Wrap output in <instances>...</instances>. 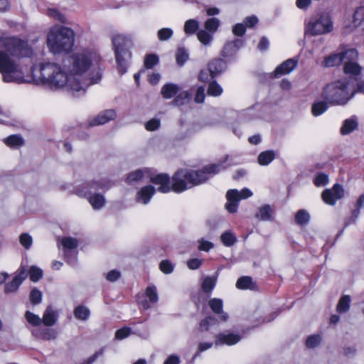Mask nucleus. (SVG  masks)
Segmentation results:
<instances>
[{"label":"nucleus","instance_id":"61","mask_svg":"<svg viewBox=\"0 0 364 364\" xmlns=\"http://www.w3.org/2000/svg\"><path fill=\"white\" fill-rule=\"evenodd\" d=\"M245 31L246 28L243 23H237L232 28V33L237 36H242Z\"/></svg>","mask_w":364,"mask_h":364},{"label":"nucleus","instance_id":"3","mask_svg":"<svg viewBox=\"0 0 364 364\" xmlns=\"http://www.w3.org/2000/svg\"><path fill=\"white\" fill-rule=\"evenodd\" d=\"M31 77L36 84H43L52 90L65 88L74 96H80L85 93L89 84L96 82L99 76L94 80H90L84 84L75 83L72 76L59 65L53 63H43L32 68Z\"/></svg>","mask_w":364,"mask_h":364},{"label":"nucleus","instance_id":"2","mask_svg":"<svg viewBox=\"0 0 364 364\" xmlns=\"http://www.w3.org/2000/svg\"><path fill=\"white\" fill-rule=\"evenodd\" d=\"M231 164L223 166L222 164H214L206 166L197 171L181 169L176 171L172 177V186H170V177L166 173H159L151 177V182L159 186L158 191L166 193L171 189L181 193L193 186H198L208 180L211 174H215L230 166Z\"/></svg>","mask_w":364,"mask_h":364},{"label":"nucleus","instance_id":"52","mask_svg":"<svg viewBox=\"0 0 364 364\" xmlns=\"http://www.w3.org/2000/svg\"><path fill=\"white\" fill-rule=\"evenodd\" d=\"M42 300V293L41 291L33 289L30 293V301L33 305L38 304Z\"/></svg>","mask_w":364,"mask_h":364},{"label":"nucleus","instance_id":"55","mask_svg":"<svg viewBox=\"0 0 364 364\" xmlns=\"http://www.w3.org/2000/svg\"><path fill=\"white\" fill-rule=\"evenodd\" d=\"M314 182L316 186H323L328 182V176L324 173H319L316 176Z\"/></svg>","mask_w":364,"mask_h":364},{"label":"nucleus","instance_id":"60","mask_svg":"<svg viewBox=\"0 0 364 364\" xmlns=\"http://www.w3.org/2000/svg\"><path fill=\"white\" fill-rule=\"evenodd\" d=\"M131 332V329L128 327H124L117 330L115 333V338L119 340L127 338Z\"/></svg>","mask_w":364,"mask_h":364},{"label":"nucleus","instance_id":"46","mask_svg":"<svg viewBox=\"0 0 364 364\" xmlns=\"http://www.w3.org/2000/svg\"><path fill=\"white\" fill-rule=\"evenodd\" d=\"M28 274H29L30 279L33 282H36L42 277L43 271L40 268L32 266Z\"/></svg>","mask_w":364,"mask_h":364},{"label":"nucleus","instance_id":"20","mask_svg":"<svg viewBox=\"0 0 364 364\" xmlns=\"http://www.w3.org/2000/svg\"><path fill=\"white\" fill-rule=\"evenodd\" d=\"M33 336L37 338L46 341L55 339L58 335L57 331L53 328H38L31 331Z\"/></svg>","mask_w":364,"mask_h":364},{"label":"nucleus","instance_id":"1","mask_svg":"<svg viewBox=\"0 0 364 364\" xmlns=\"http://www.w3.org/2000/svg\"><path fill=\"white\" fill-rule=\"evenodd\" d=\"M33 49L27 41L16 37H0V73L6 82L23 83L28 80L12 58H31Z\"/></svg>","mask_w":364,"mask_h":364},{"label":"nucleus","instance_id":"57","mask_svg":"<svg viewBox=\"0 0 364 364\" xmlns=\"http://www.w3.org/2000/svg\"><path fill=\"white\" fill-rule=\"evenodd\" d=\"M160 127V120L158 119H151L145 124V128L148 131H155Z\"/></svg>","mask_w":364,"mask_h":364},{"label":"nucleus","instance_id":"37","mask_svg":"<svg viewBox=\"0 0 364 364\" xmlns=\"http://www.w3.org/2000/svg\"><path fill=\"white\" fill-rule=\"evenodd\" d=\"M199 41L204 46H209L213 39V33L206 30H200L197 33Z\"/></svg>","mask_w":364,"mask_h":364},{"label":"nucleus","instance_id":"18","mask_svg":"<svg viewBox=\"0 0 364 364\" xmlns=\"http://www.w3.org/2000/svg\"><path fill=\"white\" fill-rule=\"evenodd\" d=\"M116 113L113 109H107L99 114L89 122V126L102 125L115 118Z\"/></svg>","mask_w":364,"mask_h":364},{"label":"nucleus","instance_id":"49","mask_svg":"<svg viewBox=\"0 0 364 364\" xmlns=\"http://www.w3.org/2000/svg\"><path fill=\"white\" fill-rule=\"evenodd\" d=\"M158 38L160 41H164L171 38L173 36V30L169 28H164L159 29L157 33Z\"/></svg>","mask_w":364,"mask_h":364},{"label":"nucleus","instance_id":"63","mask_svg":"<svg viewBox=\"0 0 364 364\" xmlns=\"http://www.w3.org/2000/svg\"><path fill=\"white\" fill-rule=\"evenodd\" d=\"M258 22V19L255 16L246 17L244 20V25L246 27L252 28L255 26Z\"/></svg>","mask_w":364,"mask_h":364},{"label":"nucleus","instance_id":"26","mask_svg":"<svg viewBox=\"0 0 364 364\" xmlns=\"http://www.w3.org/2000/svg\"><path fill=\"white\" fill-rule=\"evenodd\" d=\"M273 212L269 205H264L259 208L258 212L255 214V218L264 221L271 220Z\"/></svg>","mask_w":364,"mask_h":364},{"label":"nucleus","instance_id":"44","mask_svg":"<svg viewBox=\"0 0 364 364\" xmlns=\"http://www.w3.org/2000/svg\"><path fill=\"white\" fill-rule=\"evenodd\" d=\"M321 341V337L318 334L309 336L306 341V346L309 348H314L318 346Z\"/></svg>","mask_w":364,"mask_h":364},{"label":"nucleus","instance_id":"41","mask_svg":"<svg viewBox=\"0 0 364 364\" xmlns=\"http://www.w3.org/2000/svg\"><path fill=\"white\" fill-rule=\"evenodd\" d=\"M188 59V53L184 48H179L176 54V63L182 66Z\"/></svg>","mask_w":364,"mask_h":364},{"label":"nucleus","instance_id":"13","mask_svg":"<svg viewBox=\"0 0 364 364\" xmlns=\"http://www.w3.org/2000/svg\"><path fill=\"white\" fill-rule=\"evenodd\" d=\"M61 244L66 250L65 251V256L67 259V262L70 265H74L76 263V255L75 253L72 256V251L77 248L78 245V241L77 239L73 237H63L61 240Z\"/></svg>","mask_w":364,"mask_h":364},{"label":"nucleus","instance_id":"32","mask_svg":"<svg viewBox=\"0 0 364 364\" xmlns=\"http://www.w3.org/2000/svg\"><path fill=\"white\" fill-rule=\"evenodd\" d=\"M223 91L222 87L215 80H212L208 85L207 93L210 96L219 97Z\"/></svg>","mask_w":364,"mask_h":364},{"label":"nucleus","instance_id":"51","mask_svg":"<svg viewBox=\"0 0 364 364\" xmlns=\"http://www.w3.org/2000/svg\"><path fill=\"white\" fill-rule=\"evenodd\" d=\"M159 62V58L157 55L154 54H149L146 56L144 59V66L147 69L152 68L154 65H156Z\"/></svg>","mask_w":364,"mask_h":364},{"label":"nucleus","instance_id":"17","mask_svg":"<svg viewBox=\"0 0 364 364\" xmlns=\"http://www.w3.org/2000/svg\"><path fill=\"white\" fill-rule=\"evenodd\" d=\"M208 68L210 77L214 79L226 70L227 64L223 59L217 58L211 60L208 64Z\"/></svg>","mask_w":364,"mask_h":364},{"label":"nucleus","instance_id":"31","mask_svg":"<svg viewBox=\"0 0 364 364\" xmlns=\"http://www.w3.org/2000/svg\"><path fill=\"white\" fill-rule=\"evenodd\" d=\"M4 143L9 147L16 148L23 144V139L18 135L13 134L4 139Z\"/></svg>","mask_w":364,"mask_h":364},{"label":"nucleus","instance_id":"11","mask_svg":"<svg viewBox=\"0 0 364 364\" xmlns=\"http://www.w3.org/2000/svg\"><path fill=\"white\" fill-rule=\"evenodd\" d=\"M28 277V269L26 267L21 265L16 272L11 282L6 283L4 286V292L6 294L14 293L17 291L20 285Z\"/></svg>","mask_w":364,"mask_h":364},{"label":"nucleus","instance_id":"36","mask_svg":"<svg viewBox=\"0 0 364 364\" xmlns=\"http://www.w3.org/2000/svg\"><path fill=\"white\" fill-rule=\"evenodd\" d=\"M220 24V20L217 18L213 17L208 18L205 21L204 23V27L206 31L213 34L217 31Z\"/></svg>","mask_w":364,"mask_h":364},{"label":"nucleus","instance_id":"19","mask_svg":"<svg viewBox=\"0 0 364 364\" xmlns=\"http://www.w3.org/2000/svg\"><path fill=\"white\" fill-rule=\"evenodd\" d=\"M296 60L292 58L288 59L276 68L274 71V76L279 77L283 75L289 74L296 68Z\"/></svg>","mask_w":364,"mask_h":364},{"label":"nucleus","instance_id":"29","mask_svg":"<svg viewBox=\"0 0 364 364\" xmlns=\"http://www.w3.org/2000/svg\"><path fill=\"white\" fill-rule=\"evenodd\" d=\"M350 296L349 295L343 296L338 301L336 306V311L340 314L348 311L350 305Z\"/></svg>","mask_w":364,"mask_h":364},{"label":"nucleus","instance_id":"33","mask_svg":"<svg viewBox=\"0 0 364 364\" xmlns=\"http://www.w3.org/2000/svg\"><path fill=\"white\" fill-rule=\"evenodd\" d=\"M198 21L195 19H189L185 22L183 30L186 34L192 35L198 31Z\"/></svg>","mask_w":364,"mask_h":364},{"label":"nucleus","instance_id":"64","mask_svg":"<svg viewBox=\"0 0 364 364\" xmlns=\"http://www.w3.org/2000/svg\"><path fill=\"white\" fill-rule=\"evenodd\" d=\"M202 264V261L197 258L191 259L188 261L187 265L191 269H197Z\"/></svg>","mask_w":364,"mask_h":364},{"label":"nucleus","instance_id":"42","mask_svg":"<svg viewBox=\"0 0 364 364\" xmlns=\"http://www.w3.org/2000/svg\"><path fill=\"white\" fill-rule=\"evenodd\" d=\"M190 94L188 92H180L172 101V104L175 106H181L184 105L190 99Z\"/></svg>","mask_w":364,"mask_h":364},{"label":"nucleus","instance_id":"62","mask_svg":"<svg viewBox=\"0 0 364 364\" xmlns=\"http://www.w3.org/2000/svg\"><path fill=\"white\" fill-rule=\"evenodd\" d=\"M213 247V244L209 241L201 239L199 240L198 249L202 251L208 252Z\"/></svg>","mask_w":364,"mask_h":364},{"label":"nucleus","instance_id":"14","mask_svg":"<svg viewBox=\"0 0 364 364\" xmlns=\"http://www.w3.org/2000/svg\"><path fill=\"white\" fill-rule=\"evenodd\" d=\"M358 58V53L356 51V57L350 59L346 58L343 64V72L346 75L355 78L360 75L362 67L356 62Z\"/></svg>","mask_w":364,"mask_h":364},{"label":"nucleus","instance_id":"34","mask_svg":"<svg viewBox=\"0 0 364 364\" xmlns=\"http://www.w3.org/2000/svg\"><path fill=\"white\" fill-rule=\"evenodd\" d=\"M309 220L310 215L306 210L301 209L296 213L295 221L299 225H306Z\"/></svg>","mask_w":364,"mask_h":364},{"label":"nucleus","instance_id":"35","mask_svg":"<svg viewBox=\"0 0 364 364\" xmlns=\"http://www.w3.org/2000/svg\"><path fill=\"white\" fill-rule=\"evenodd\" d=\"M223 244L226 247L232 246L237 241V237L231 231H225L220 236Z\"/></svg>","mask_w":364,"mask_h":364},{"label":"nucleus","instance_id":"54","mask_svg":"<svg viewBox=\"0 0 364 364\" xmlns=\"http://www.w3.org/2000/svg\"><path fill=\"white\" fill-rule=\"evenodd\" d=\"M354 22L359 25L363 21H364V6L358 7L354 13Z\"/></svg>","mask_w":364,"mask_h":364},{"label":"nucleus","instance_id":"12","mask_svg":"<svg viewBox=\"0 0 364 364\" xmlns=\"http://www.w3.org/2000/svg\"><path fill=\"white\" fill-rule=\"evenodd\" d=\"M344 191L339 184H335L331 189H326L322 193L323 200L328 205H333L336 202L343 198Z\"/></svg>","mask_w":364,"mask_h":364},{"label":"nucleus","instance_id":"28","mask_svg":"<svg viewBox=\"0 0 364 364\" xmlns=\"http://www.w3.org/2000/svg\"><path fill=\"white\" fill-rule=\"evenodd\" d=\"M275 158L274 151L268 150L261 152L257 158L258 163L262 166H267Z\"/></svg>","mask_w":364,"mask_h":364},{"label":"nucleus","instance_id":"6","mask_svg":"<svg viewBox=\"0 0 364 364\" xmlns=\"http://www.w3.org/2000/svg\"><path fill=\"white\" fill-rule=\"evenodd\" d=\"M74 31L62 26L52 28L47 36L48 47L53 53L69 52L74 45Z\"/></svg>","mask_w":364,"mask_h":364},{"label":"nucleus","instance_id":"45","mask_svg":"<svg viewBox=\"0 0 364 364\" xmlns=\"http://www.w3.org/2000/svg\"><path fill=\"white\" fill-rule=\"evenodd\" d=\"M47 15L49 17L53 18L61 23H66V18L60 11L55 9H48Z\"/></svg>","mask_w":364,"mask_h":364},{"label":"nucleus","instance_id":"40","mask_svg":"<svg viewBox=\"0 0 364 364\" xmlns=\"http://www.w3.org/2000/svg\"><path fill=\"white\" fill-rule=\"evenodd\" d=\"M90 310L84 306H78L74 310V315L76 318L85 321L90 316Z\"/></svg>","mask_w":364,"mask_h":364},{"label":"nucleus","instance_id":"8","mask_svg":"<svg viewBox=\"0 0 364 364\" xmlns=\"http://www.w3.org/2000/svg\"><path fill=\"white\" fill-rule=\"evenodd\" d=\"M333 24L330 15L326 12H316L306 21L304 33L306 36H315L331 33Z\"/></svg>","mask_w":364,"mask_h":364},{"label":"nucleus","instance_id":"21","mask_svg":"<svg viewBox=\"0 0 364 364\" xmlns=\"http://www.w3.org/2000/svg\"><path fill=\"white\" fill-rule=\"evenodd\" d=\"M208 305L215 314L220 315L221 321H228L229 316L223 311V304L222 299L217 298L211 299L208 301Z\"/></svg>","mask_w":364,"mask_h":364},{"label":"nucleus","instance_id":"43","mask_svg":"<svg viewBox=\"0 0 364 364\" xmlns=\"http://www.w3.org/2000/svg\"><path fill=\"white\" fill-rule=\"evenodd\" d=\"M25 318L30 324L34 326H38L42 323L41 318L38 315L29 311H26Z\"/></svg>","mask_w":364,"mask_h":364},{"label":"nucleus","instance_id":"24","mask_svg":"<svg viewBox=\"0 0 364 364\" xmlns=\"http://www.w3.org/2000/svg\"><path fill=\"white\" fill-rule=\"evenodd\" d=\"M358 127V122L355 117H352L349 119H346L342 127H341V134L342 135H347L357 129Z\"/></svg>","mask_w":364,"mask_h":364},{"label":"nucleus","instance_id":"50","mask_svg":"<svg viewBox=\"0 0 364 364\" xmlns=\"http://www.w3.org/2000/svg\"><path fill=\"white\" fill-rule=\"evenodd\" d=\"M144 176V171L141 169L136 170L135 171L131 172L127 178V181L128 183H132L135 181H138L141 180Z\"/></svg>","mask_w":364,"mask_h":364},{"label":"nucleus","instance_id":"30","mask_svg":"<svg viewBox=\"0 0 364 364\" xmlns=\"http://www.w3.org/2000/svg\"><path fill=\"white\" fill-rule=\"evenodd\" d=\"M88 200L95 210L100 209L105 205V199L104 196L100 194H93L90 196Z\"/></svg>","mask_w":364,"mask_h":364},{"label":"nucleus","instance_id":"48","mask_svg":"<svg viewBox=\"0 0 364 364\" xmlns=\"http://www.w3.org/2000/svg\"><path fill=\"white\" fill-rule=\"evenodd\" d=\"M146 296L151 303H156L158 301V294L155 286H149L146 289Z\"/></svg>","mask_w":364,"mask_h":364},{"label":"nucleus","instance_id":"47","mask_svg":"<svg viewBox=\"0 0 364 364\" xmlns=\"http://www.w3.org/2000/svg\"><path fill=\"white\" fill-rule=\"evenodd\" d=\"M217 320L213 316H208L200 322L199 330L200 331H207L210 325L216 323Z\"/></svg>","mask_w":364,"mask_h":364},{"label":"nucleus","instance_id":"23","mask_svg":"<svg viewBox=\"0 0 364 364\" xmlns=\"http://www.w3.org/2000/svg\"><path fill=\"white\" fill-rule=\"evenodd\" d=\"M58 314L51 306H48L41 318L42 323L46 326H53L56 323Z\"/></svg>","mask_w":364,"mask_h":364},{"label":"nucleus","instance_id":"53","mask_svg":"<svg viewBox=\"0 0 364 364\" xmlns=\"http://www.w3.org/2000/svg\"><path fill=\"white\" fill-rule=\"evenodd\" d=\"M159 268L164 273L170 274L173 270V265L170 261L165 259L160 262Z\"/></svg>","mask_w":364,"mask_h":364},{"label":"nucleus","instance_id":"16","mask_svg":"<svg viewBox=\"0 0 364 364\" xmlns=\"http://www.w3.org/2000/svg\"><path fill=\"white\" fill-rule=\"evenodd\" d=\"M244 41L242 39L236 38L227 42L222 50V55L225 58L234 56L238 50L243 46Z\"/></svg>","mask_w":364,"mask_h":364},{"label":"nucleus","instance_id":"58","mask_svg":"<svg viewBox=\"0 0 364 364\" xmlns=\"http://www.w3.org/2000/svg\"><path fill=\"white\" fill-rule=\"evenodd\" d=\"M205 89L204 86H200L197 89L194 99L196 103H203L204 102L205 97Z\"/></svg>","mask_w":364,"mask_h":364},{"label":"nucleus","instance_id":"15","mask_svg":"<svg viewBox=\"0 0 364 364\" xmlns=\"http://www.w3.org/2000/svg\"><path fill=\"white\" fill-rule=\"evenodd\" d=\"M241 337L238 334H235L232 333H220L215 336V345L220 346L225 344L228 346H231L238 343Z\"/></svg>","mask_w":364,"mask_h":364},{"label":"nucleus","instance_id":"38","mask_svg":"<svg viewBox=\"0 0 364 364\" xmlns=\"http://www.w3.org/2000/svg\"><path fill=\"white\" fill-rule=\"evenodd\" d=\"M327 101H319L313 104L311 112L313 115L317 117L323 114L327 109Z\"/></svg>","mask_w":364,"mask_h":364},{"label":"nucleus","instance_id":"27","mask_svg":"<svg viewBox=\"0 0 364 364\" xmlns=\"http://www.w3.org/2000/svg\"><path fill=\"white\" fill-rule=\"evenodd\" d=\"M236 287L240 289H255L256 285L252 282V279L248 276H244L239 278L236 282Z\"/></svg>","mask_w":364,"mask_h":364},{"label":"nucleus","instance_id":"59","mask_svg":"<svg viewBox=\"0 0 364 364\" xmlns=\"http://www.w3.org/2000/svg\"><path fill=\"white\" fill-rule=\"evenodd\" d=\"M87 187L93 190L107 189L108 187L104 181H91L87 183Z\"/></svg>","mask_w":364,"mask_h":364},{"label":"nucleus","instance_id":"10","mask_svg":"<svg viewBox=\"0 0 364 364\" xmlns=\"http://www.w3.org/2000/svg\"><path fill=\"white\" fill-rule=\"evenodd\" d=\"M356 57V50L354 48H349L342 50L337 53H333L327 57H325L322 62V65L324 67H333L340 65L343 63L346 58H350L353 59Z\"/></svg>","mask_w":364,"mask_h":364},{"label":"nucleus","instance_id":"22","mask_svg":"<svg viewBox=\"0 0 364 364\" xmlns=\"http://www.w3.org/2000/svg\"><path fill=\"white\" fill-rule=\"evenodd\" d=\"M155 191L156 190L154 187L151 185L141 188V190L137 193V202L143 204H147L155 193Z\"/></svg>","mask_w":364,"mask_h":364},{"label":"nucleus","instance_id":"7","mask_svg":"<svg viewBox=\"0 0 364 364\" xmlns=\"http://www.w3.org/2000/svg\"><path fill=\"white\" fill-rule=\"evenodd\" d=\"M112 42L117 70L121 75H123L127 72L129 62L132 58L129 49L133 46L132 40L129 36L117 34L112 37Z\"/></svg>","mask_w":364,"mask_h":364},{"label":"nucleus","instance_id":"39","mask_svg":"<svg viewBox=\"0 0 364 364\" xmlns=\"http://www.w3.org/2000/svg\"><path fill=\"white\" fill-rule=\"evenodd\" d=\"M217 282V277H206L202 283V289L205 293H210L214 289Z\"/></svg>","mask_w":364,"mask_h":364},{"label":"nucleus","instance_id":"4","mask_svg":"<svg viewBox=\"0 0 364 364\" xmlns=\"http://www.w3.org/2000/svg\"><path fill=\"white\" fill-rule=\"evenodd\" d=\"M102 63V58L96 50H85L67 58L64 61V66L75 83L84 84L99 76L96 82L89 84L90 86L101 80Z\"/></svg>","mask_w":364,"mask_h":364},{"label":"nucleus","instance_id":"25","mask_svg":"<svg viewBox=\"0 0 364 364\" xmlns=\"http://www.w3.org/2000/svg\"><path fill=\"white\" fill-rule=\"evenodd\" d=\"M179 90L177 85L173 83H168L164 85L161 90V94L165 99H170L176 95Z\"/></svg>","mask_w":364,"mask_h":364},{"label":"nucleus","instance_id":"9","mask_svg":"<svg viewBox=\"0 0 364 364\" xmlns=\"http://www.w3.org/2000/svg\"><path fill=\"white\" fill-rule=\"evenodd\" d=\"M252 193L248 188H243L241 191L236 189L229 190L226 193L228 203L225 208L230 213H234L237 210L238 203L242 200L252 196Z\"/></svg>","mask_w":364,"mask_h":364},{"label":"nucleus","instance_id":"5","mask_svg":"<svg viewBox=\"0 0 364 364\" xmlns=\"http://www.w3.org/2000/svg\"><path fill=\"white\" fill-rule=\"evenodd\" d=\"M355 92V90L350 88L348 80L341 79L326 85L321 95L331 105L343 106L353 98Z\"/></svg>","mask_w":364,"mask_h":364},{"label":"nucleus","instance_id":"56","mask_svg":"<svg viewBox=\"0 0 364 364\" xmlns=\"http://www.w3.org/2000/svg\"><path fill=\"white\" fill-rule=\"evenodd\" d=\"M20 242L26 248L28 249L32 245V237L27 233H23L20 235Z\"/></svg>","mask_w":364,"mask_h":364}]
</instances>
